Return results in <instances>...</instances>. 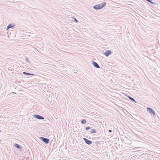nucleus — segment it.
<instances>
[{
	"label": "nucleus",
	"instance_id": "9b49d317",
	"mask_svg": "<svg viewBox=\"0 0 160 160\" xmlns=\"http://www.w3.org/2000/svg\"><path fill=\"white\" fill-rule=\"evenodd\" d=\"M148 2H150V3L154 5H156V3L152 1V0H146Z\"/></svg>",
	"mask_w": 160,
	"mask_h": 160
},
{
	"label": "nucleus",
	"instance_id": "f3484780",
	"mask_svg": "<svg viewBox=\"0 0 160 160\" xmlns=\"http://www.w3.org/2000/svg\"><path fill=\"white\" fill-rule=\"evenodd\" d=\"M73 19L76 22H78V20L75 18H73Z\"/></svg>",
	"mask_w": 160,
	"mask_h": 160
},
{
	"label": "nucleus",
	"instance_id": "2eb2a0df",
	"mask_svg": "<svg viewBox=\"0 0 160 160\" xmlns=\"http://www.w3.org/2000/svg\"><path fill=\"white\" fill-rule=\"evenodd\" d=\"M91 129V128L89 127H87L85 128V129L87 130H89Z\"/></svg>",
	"mask_w": 160,
	"mask_h": 160
},
{
	"label": "nucleus",
	"instance_id": "0eeeda50",
	"mask_svg": "<svg viewBox=\"0 0 160 160\" xmlns=\"http://www.w3.org/2000/svg\"><path fill=\"white\" fill-rule=\"evenodd\" d=\"M112 54V52L110 50H107L104 53V54L106 56H108L109 55Z\"/></svg>",
	"mask_w": 160,
	"mask_h": 160
},
{
	"label": "nucleus",
	"instance_id": "4468645a",
	"mask_svg": "<svg viewBox=\"0 0 160 160\" xmlns=\"http://www.w3.org/2000/svg\"><path fill=\"white\" fill-rule=\"evenodd\" d=\"M23 74L26 75H29V73L27 72H22Z\"/></svg>",
	"mask_w": 160,
	"mask_h": 160
},
{
	"label": "nucleus",
	"instance_id": "dca6fc26",
	"mask_svg": "<svg viewBox=\"0 0 160 160\" xmlns=\"http://www.w3.org/2000/svg\"><path fill=\"white\" fill-rule=\"evenodd\" d=\"M25 61L26 62H28V63H29L30 62V61L27 58H26Z\"/></svg>",
	"mask_w": 160,
	"mask_h": 160
},
{
	"label": "nucleus",
	"instance_id": "ddd939ff",
	"mask_svg": "<svg viewBox=\"0 0 160 160\" xmlns=\"http://www.w3.org/2000/svg\"><path fill=\"white\" fill-rule=\"evenodd\" d=\"M86 122V121L85 119H82L81 121V123L82 124H84Z\"/></svg>",
	"mask_w": 160,
	"mask_h": 160
},
{
	"label": "nucleus",
	"instance_id": "f8f14e48",
	"mask_svg": "<svg viewBox=\"0 0 160 160\" xmlns=\"http://www.w3.org/2000/svg\"><path fill=\"white\" fill-rule=\"evenodd\" d=\"M128 97L132 101L134 102H136L135 99L133 98H132L130 96H128Z\"/></svg>",
	"mask_w": 160,
	"mask_h": 160
},
{
	"label": "nucleus",
	"instance_id": "20e7f679",
	"mask_svg": "<svg viewBox=\"0 0 160 160\" xmlns=\"http://www.w3.org/2000/svg\"><path fill=\"white\" fill-rule=\"evenodd\" d=\"M34 117L35 118L39 120H43L44 118L38 114H34Z\"/></svg>",
	"mask_w": 160,
	"mask_h": 160
},
{
	"label": "nucleus",
	"instance_id": "423d86ee",
	"mask_svg": "<svg viewBox=\"0 0 160 160\" xmlns=\"http://www.w3.org/2000/svg\"><path fill=\"white\" fill-rule=\"evenodd\" d=\"M92 65L95 68H100V67L98 65V64L96 62L94 61H92Z\"/></svg>",
	"mask_w": 160,
	"mask_h": 160
},
{
	"label": "nucleus",
	"instance_id": "a211bd4d",
	"mask_svg": "<svg viewBox=\"0 0 160 160\" xmlns=\"http://www.w3.org/2000/svg\"><path fill=\"white\" fill-rule=\"evenodd\" d=\"M108 132H112V131L110 129V130H108Z\"/></svg>",
	"mask_w": 160,
	"mask_h": 160
},
{
	"label": "nucleus",
	"instance_id": "aec40b11",
	"mask_svg": "<svg viewBox=\"0 0 160 160\" xmlns=\"http://www.w3.org/2000/svg\"><path fill=\"white\" fill-rule=\"evenodd\" d=\"M87 138H88V137L87 136Z\"/></svg>",
	"mask_w": 160,
	"mask_h": 160
},
{
	"label": "nucleus",
	"instance_id": "1a4fd4ad",
	"mask_svg": "<svg viewBox=\"0 0 160 160\" xmlns=\"http://www.w3.org/2000/svg\"><path fill=\"white\" fill-rule=\"evenodd\" d=\"M13 27V25H12L11 24H9L7 26L6 28L7 30H8L10 28H11Z\"/></svg>",
	"mask_w": 160,
	"mask_h": 160
},
{
	"label": "nucleus",
	"instance_id": "6e6552de",
	"mask_svg": "<svg viewBox=\"0 0 160 160\" xmlns=\"http://www.w3.org/2000/svg\"><path fill=\"white\" fill-rule=\"evenodd\" d=\"M14 146L17 148H18V149H22L21 147V146L19 144L15 143V144H14Z\"/></svg>",
	"mask_w": 160,
	"mask_h": 160
},
{
	"label": "nucleus",
	"instance_id": "f03ea898",
	"mask_svg": "<svg viewBox=\"0 0 160 160\" xmlns=\"http://www.w3.org/2000/svg\"><path fill=\"white\" fill-rule=\"evenodd\" d=\"M39 139L44 143L46 144H48L49 142V139L42 137H41Z\"/></svg>",
	"mask_w": 160,
	"mask_h": 160
},
{
	"label": "nucleus",
	"instance_id": "39448f33",
	"mask_svg": "<svg viewBox=\"0 0 160 160\" xmlns=\"http://www.w3.org/2000/svg\"><path fill=\"white\" fill-rule=\"evenodd\" d=\"M83 139L84 140L85 142L88 145H91L92 143V142L91 141L88 140L86 138H83Z\"/></svg>",
	"mask_w": 160,
	"mask_h": 160
},
{
	"label": "nucleus",
	"instance_id": "9d476101",
	"mask_svg": "<svg viewBox=\"0 0 160 160\" xmlns=\"http://www.w3.org/2000/svg\"><path fill=\"white\" fill-rule=\"evenodd\" d=\"M89 132L92 133H94L96 132V131L94 129H92L89 131Z\"/></svg>",
	"mask_w": 160,
	"mask_h": 160
},
{
	"label": "nucleus",
	"instance_id": "f257e3e1",
	"mask_svg": "<svg viewBox=\"0 0 160 160\" xmlns=\"http://www.w3.org/2000/svg\"><path fill=\"white\" fill-rule=\"evenodd\" d=\"M106 4V3L105 2H104L101 4L95 5L93 7V8L96 10L100 9L104 7Z\"/></svg>",
	"mask_w": 160,
	"mask_h": 160
},
{
	"label": "nucleus",
	"instance_id": "6ab92c4d",
	"mask_svg": "<svg viewBox=\"0 0 160 160\" xmlns=\"http://www.w3.org/2000/svg\"><path fill=\"white\" fill-rule=\"evenodd\" d=\"M34 75L33 74L29 73V75Z\"/></svg>",
	"mask_w": 160,
	"mask_h": 160
},
{
	"label": "nucleus",
	"instance_id": "412c9836",
	"mask_svg": "<svg viewBox=\"0 0 160 160\" xmlns=\"http://www.w3.org/2000/svg\"><path fill=\"white\" fill-rule=\"evenodd\" d=\"M1 130H0V132H1Z\"/></svg>",
	"mask_w": 160,
	"mask_h": 160
},
{
	"label": "nucleus",
	"instance_id": "7ed1b4c3",
	"mask_svg": "<svg viewBox=\"0 0 160 160\" xmlns=\"http://www.w3.org/2000/svg\"><path fill=\"white\" fill-rule=\"evenodd\" d=\"M147 109L149 113H150L151 114H152L154 115H155V112L152 108H150L148 107L147 108Z\"/></svg>",
	"mask_w": 160,
	"mask_h": 160
}]
</instances>
